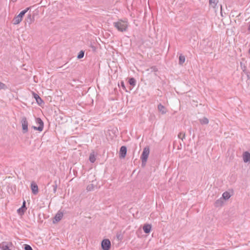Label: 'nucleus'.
Here are the masks:
<instances>
[{"mask_svg":"<svg viewBox=\"0 0 250 250\" xmlns=\"http://www.w3.org/2000/svg\"><path fill=\"white\" fill-rule=\"evenodd\" d=\"M12 1H15V0H12Z\"/></svg>","mask_w":250,"mask_h":250,"instance_id":"4c0bfd02","label":"nucleus"},{"mask_svg":"<svg viewBox=\"0 0 250 250\" xmlns=\"http://www.w3.org/2000/svg\"><path fill=\"white\" fill-rule=\"evenodd\" d=\"M127 152V148L125 146H122L119 151V157L120 158H124Z\"/></svg>","mask_w":250,"mask_h":250,"instance_id":"9d476101","label":"nucleus"},{"mask_svg":"<svg viewBox=\"0 0 250 250\" xmlns=\"http://www.w3.org/2000/svg\"><path fill=\"white\" fill-rule=\"evenodd\" d=\"M63 213L61 210H59L55 215L53 220V223L56 224L59 222L62 218Z\"/></svg>","mask_w":250,"mask_h":250,"instance_id":"0eeeda50","label":"nucleus"},{"mask_svg":"<svg viewBox=\"0 0 250 250\" xmlns=\"http://www.w3.org/2000/svg\"><path fill=\"white\" fill-rule=\"evenodd\" d=\"M142 160V167H145L146 165V163L147 162V160L144 161V159H141Z\"/></svg>","mask_w":250,"mask_h":250,"instance_id":"72a5a7b5","label":"nucleus"},{"mask_svg":"<svg viewBox=\"0 0 250 250\" xmlns=\"http://www.w3.org/2000/svg\"><path fill=\"white\" fill-rule=\"evenodd\" d=\"M158 109L162 114H166L167 112L166 108L161 104H159L158 105Z\"/></svg>","mask_w":250,"mask_h":250,"instance_id":"4468645a","label":"nucleus"},{"mask_svg":"<svg viewBox=\"0 0 250 250\" xmlns=\"http://www.w3.org/2000/svg\"><path fill=\"white\" fill-rule=\"evenodd\" d=\"M113 25L120 32L126 31L128 27L127 22L124 21L122 20L114 22Z\"/></svg>","mask_w":250,"mask_h":250,"instance_id":"f257e3e1","label":"nucleus"},{"mask_svg":"<svg viewBox=\"0 0 250 250\" xmlns=\"http://www.w3.org/2000/svg\"><path fill=\"white\" fill-rule=\"evenodd\" d=\"M84 51L83 50H81L78 55H77V58L78 59H82L83 57H84Z\"/></svg>","mask_w":250,"mask_h":250,"instance_id":"bb28decb","label":"nucleus"},{"mask_svg":"<svg viewBox=\"0 0 250 250\" xmlns=\"http://www.w3.org/2000/svg\"><path fill=\"white\" fill-rule=\"evenodd\" d=\"M250 73H248V74H246V75H247V77H248V79H250Z\"/></svg>","mask_w":250,"mask_h":250,"instance_id":"c9c22d12","label":"nucleus"},{"mask_svg":"<svg viewBox=\"0 0 250 250\" xmlns=\"http://www.w3.org/2000/svg\"><path fill=\"white\" fill-rule=\"evenodd\" d=\"M26 209V202L24 200L21 207L17 210V212L21 216L24 214Z\"/></svg>","mask_w":250,"mask_h":250,"instance_id":"6e6552de","label":"nucleus"},{"mask_svg":"<svg viewBox=\"0 0 250 250\" xmlns=\"http://www.w3.org/2000/svg\"><path fill=\"white\" fill-rule=\"evenodd\" d=\"M128 83L130 86L134 87L136 84V81L135 78L131 77L128 79Z\"/></svg>","mask_w":250,"mask_h":250,"instance_id":"f3484780","label":"nucleus"},{"mask_svg":"<svg viewBox=\"0 0 250 250\" xmlns=\"http://www.w3.org/2000/svg\"><path fill=\"white\" fill-rule=\"evenodd\" d=\"M150 153V149L148 146H146L144 149L141 155V159H144V161L148 159Z\"/></svg>","mask_w":250,"mask_h":250,"instance_id":"39448f33","label":"nucleus"},{"mask_svg":"<svg viewBox=\"0 0 250 250\" xmlns=\"http://www.w3.org/2000/svg\"><path fill=\"white\" fill-rule=\"evenodd\" d=\"M34 21V16H31L29 14L27 16L25 19V22L28 23L29 25L31 24Z\"/></svg>","mask_w":250,"mask_h":250,"instance_id":"2eb2a0df","label":"nucleus"},{"mask_svg":"<svg viewBox=\"0 0 250 250\" xmlns=\"http://www.w3.org/2000/svg\"><path fill=\"white\" fill-rule=\"evenodd\" d=\"M152 226L150 224H146L143 227V230L145 233L148 234L150 233L151 230Z\"/></svg>","mask_w":250,"mask_h":250,"instance_id":"ddd939ff","label":"nucleus"},{"mask_svg":"<svg viewBox=\"0 0 250 250\" xmlns=\"http://www.w3.org/2000/svg\"><path fill=\"white\" fill-rule=\"evenodd\" d=\"M221 8L222 9V5H221ZM221 15L222 16V11H221Z\"/></svg>","mask_w":250,"mask_h":250,"instance_id":"e433bc0d","label":"nucleus"},{"mask_svg":"<svg viewBox=\"0 0 250 250\" xmlns=\"http://www.w3.org/2000/svg\"><path fill=\"white\" fill-rule=\"evenodd\" d=\"M243 161L245 163L250 162V153L248 151H245L243 154Z\"/></svg>","mask_w":250,"mask_h":250,"instance_id":"f8f14e48","label":"nucleus"},{"mask_svg":"<svg viewBox=\"0 0 250 250\" xmlns=\"http://www.w3.org/2000/svg\"><path fill=\"white\" fill-rule=\"evenodd\" d=\"M230 197V194L229 192L226 191L222 194V199L225 200L229 199Z\"/></svg>","mask_w":250,"mask_h":250,"instance_id":"b1692460","label":"nucleus"},{"mask_svg":"<svg viewBox=\"0 0 250 250\" xmlns=\"http://www.w3.org/2000/svg\"><path fill=\"white\" fill-rule=\"evenodd\" d=\"M89 160L91 163H93L96 161L95 155L94 154V152H92L90 154L89 157Z\"/></svg>","mask_w":250,"mask_h":250,"instance_id":"5701e85b","label":"nucleus"},{"mask_svg":"<svg viewBox=\"0 0 250 250\" xmlns=\"http://www.w3.org/2000/svg\"><path fill=\"white\" fill-rule=\"evenodd\" d=\"M185 62V57L181 54L179 57V64L182 65Z\"/></svg>","mask_w":250,"mask_h":250,"instance_id":"aec40b11","label":"nucleus"},{"mask_svg":"<svg viewBox=\"0 0 250 250\" xmlns=\"http://www.w3.org/2000/svg\"><path fill=\"white\" fill-rule=\"evenodd\" d=\"M13 245L12 242H2L0 244V249L1 250H11L10 247Z\"/></svg>","mask_w":250,"mask_h":250,"instance_id":"423d86ee","label":"nucleus"},{"mask_svg":"<svg viewBox=\"0 0 250 250\" xmlns=\"http://www.w3.org/2000/svg\"><path fill=\"white\" fill-rule=\"evenodd\" d=\"M224 200L220 198V199L217 200L214 203V206L215 207H221L224 204Z\"/></svg>","mask_w":250,"mask_h":250,"instance_id":"dca6fc26","label":"nucleus"},{"mask_svg":"<svg viewBox=\"0 0 250 250\" xmlns=\"http://www.w3.org/2000/svg\"><path fill=\"white\" fill-rule=\"evenodd\" d=\"M52 187L53 188V192L54 193H55L57 191V184L56 181H55L54 182V184L52 186Z\"/></svg>","mask_w":250,"mask_h":250,"instance_id":"7c9ffc66","label":"nucleus"},{"mask_svg":"<svg viewBox=\"0 0 250 250\" xmlns=\"http://www.w3.org/2000/svg\"><path fill=\"white\" fill-rule=\"evenodd\" d=\"M120 85L122 87V88L125 90L126 92H127V89H126L125 83L124 81H122L120 83Z\"/></svg>","mask_w":250,"mask_h":250,"instance_id":"2f4dec72","label":"nucleus"},{"mask_svg":"<svg viewBox=\"0 0 250 250\" xmlns=\"http://www.w3.org/2000/svg\"><path fill=\"white\" fill-rule=\"evenodd\" d=\"M117 238L118 240H122L123 237L121 235V234H117Z\"/></svg>","mask_w":250,"mask_h":250,"instance_id":"f704fd0d","label":"nucleus"},{"mask_svg":"<svg viewBox=\"0 0 250 250\" xmlns=\"http://www.w3.org/2000/svg\"><path fill=\"white\" fill-rule=\"evenodd\" d=\"M30 187L32 193L34 195H37L39 192V189L38 185L36 184V183L34 181L32 182Z\"/></svg>","mask_w":250,"mask_h":250,"instance_id":"1a4fd4ad","label":"nucleus"},{"mask_svg":"<svg viewBox=\"0 0 250 250\" xmlns=\"http://www.w3.org/2000/svg\"><path fill=\"white\" fill-rule=\"evenodd\" d=\"M30 9V7H28L26 8L25 9L21 11L20 14L18 15L19 17H20V19H22L23 16L25 14V13Z\"/></svg>","mask_w":250,"mask_h":250,"instance_id":"a211bd4d","label":"nucleus"},{"mask_svg":"<svg viewBox=\"0 0 250 250\" xmlns=\"http://www.w3.org/2000/svg\"><path fill=\"white\" fill-rule=\"evenodd\" d=\"M94 187L95 186L93 184H89L86 187V189L87 191H92L94 190Z\"/></svg>","mask_w":250,"mask_h":250,"instance_id":"cd10ccee","label":"nucleus"},{"mask_svg":"<svg viewBox=\"0 0 250 250\" xmlns=\"http://www.w3.org/2000/svg\"><path fill=\"white\" fill-rule=\"evenodd\" d=\"M17 0H15V1H16Z\"/></svg>","mask_w":250,"mask_h":250,"instance_id":"58836bf2","label":"nucleus"},{"mask_svg":"<svg viewBox=\"0 0 250 250\" xmlns=\"http://www.w3.org/2000/svg\"><path fill=\"white\" fill-rule=\"evenodd\" d=\"M101 247L103 250H109L111 248V242L108 239H104L101 242Z\"/></svg>","mask_w":250,"mask_h":250,"instance_id":"7ed1b4c3","label":"nucleus"},{"mask_svg":"<svg viewBox=\"0 0 250 250\" xmlns=\"http://www.w3.org/2000/svg\"><path fill=\"white\" fill-rule=\"evenodd\" d=\"M7 89V86L4 83L0 82V90L3 89L5 90Z\"/></svg>","mask_w":250,"mask_h":250,"instance_id":"c85d7f7f","label":"nucleus"},{"mask_svg":"<svg viewBox=\"0 0 250 250\" xmlns=\"http://www.w3.org/2000/svg\"><path fill=\"white\" fill-rule=\"evenodd\" d=\"M218 1L217 0H209V5L211 6L212 7L215 8L216 5Z\"/></svg>","mask_w":250,"mask_h":250,"instance_id":"a878e982","label":"nucleus"},{"mask_svg":"<svg viewBox=\"0 0 250 250\" xmlns=\"http://www.w3.org/2000/svg\"><path fill=\"white\" fill-rule=\"evenodd\" d=\"M24 250H33L32 247L27 244H24Z\"/></svg>","mask_w":250,"mask_h":250,"instance_id":"473e14b6","label":"nucleus"},{"mask_svg":"<svg viewBox=\"0 0 250 250\" xmlns=\"http://www.w3.org/2000/svg\"><path fill=\"white\" fill-rule=\"evenodd\" d=\"M158 70L156 66H152L149 68L146 69V71L148 72V73L152 72H157Z\"/></svg>","mask_w":250,"mask_h":250,"instance_id":"412c9836","label":"nucleus"},{"mask_svg":"<svg viewBox=\"0 0 250 250\" xmlns=\"http://www.w3.org/2000/svg\"><path fill=\"white\" fill-rule=\"evenodd\" d=\"M199 121L201 125H207L209 122L208 119L205 117H203L202 119H200Z\"/></svg>","mask_w":250,"mask_h":250,"instance_id":"4be33fe9","label":"nucleus"},{"mask_svg":"<svg viewBox=\"0 0 250 250\" xmlns=\"http://www.w3.org/2000/svg\"><path fill=\"white\" fill-rule=\"evenodd\" d=\"M240 66H241V69H242L243 71L246 74H248V73H250V72L247 70L246 66L244 64H243L242 62H240Z\"/></svg>","mask_w":250,"mask_h":250,"instance_id":"393cba45","label":"nucleus"},{"mask_svg":"<svg viewBox=\"0 0 250 250\" xmlns=\"http://www.w3.org/2000/svg\"><path fill=\"white\" fill-rule=\"evenodd\" d=\"M22 125V131L23 134L26 133L28 132V122L27 118L23 116L21 118V121Z\"/></svg>","mask_w":250,"mask_h":250,"instance_id":"20e7f679","label":"nucleus"},{"mask_svg":"<svg viewBox=\"0 0 250 250\" xmlns=\"http://www.w3.org/2000/svg\"><path fill=\"white\" fill-rule=\"evenodd\" d=\"M36 122L37 124L39 125L38 127L35 126H32V128L35 130L39 131H42L43 129L44 123L40 118H36Z\"/></svg>","mask_w":250,"mask_h":250,"instance_id":"f03ea898","label":"nucleus"},{"mask_svg":"<svg viewBox=\"0 0 250 250\" xmlns=\"http://www.w3.org/2000/svg\"><path fill=\"white\" fill-rule=\"evenodd\" d=\"M178 137L179 139L183 141V139L185 138V134L182 132H180L178 134Z\"/></svg>","mask_w":250,"mask_h":250,"instance_id":"c756f323","label":"nucleus"},{"mask_svg":"<svg viewBox=\"0 0 250 250\" xmlns=\"http://www.w3.org/2000/svg\"><path fill=\"white\" fill-rule=\"evenodd\" d=\"M22 19H20V17L18 15L13 19V24L15 25L18 24L22 21Z\"/></svg>","mask_w":250,"mask_h":250,"instance_id":"6ab92c4d","label":"nucleus"},{"mask_svg":"<svg viewBox=\"0 0 250 250\" xmlns=\"http://www.w3.org/2000/svg\"><path fill=\"white\" fill-rule=\"evenodd\" d=\"M33 97L36 100L37 103L40 106H42L43 104H44L43 101L42 99V98L39 96V95L35 92H33Z\"/></svg>","mask_w":250,"mask_h":250,"instance_id":"9b49d317","label":"nucleus"}]
</instances>
